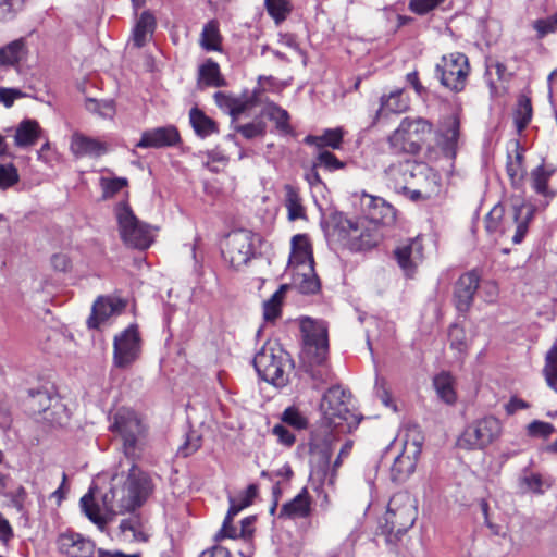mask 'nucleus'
<instances>
[{"label":"nucleus","instance_id":"38","mask_svg":"<svg viewBox=\"0 0 557 557\" xmlns=\"http://www.w3.org/2000/svg\"><path fill=\"white\" fill-rule=\"evenodd\" d=\"M434 388L441 399L446 404L456 401V392L454 388V377L448 372H441L433 380Z\"/></svg>","mask_w":557,"mask_h":557},{"label":"nucleus","instance_id":"18","mask_svg":"<svg viewBox=\"0 0 557 557\" xmlns=\"http://www.w3.org/2000/svg\"><path fill=\"white\" fill-rule=\"evenodd\" d=\"M421 166L410 162L404 161L391 164L384 171L387 185L393 188L396 193L406 194L410 191V180L413 178L417 170Z\"/></svg>","mask_w":557,"mask_h":557},{"label":"nucleus","instance_id":"49","mask_svg":"<svg viewBox=\"0 0 557 557\" xmlns=\"http://www.w3.org/2000/svg\"><path fill=\"white\" fill-rule=\"evenodd\" d=\"M448 337L451 349L457 350L459 354H465L468 350L469 343L463 327L457 324L451 325Z\"/></svg>","mask_w":557,"mask_h":557},{"label":"nucleus","instance_id":"1","mask_svg":"<svg viewBox=\"0 0 557 557\" xmlns=\"http://www.w3.org/2000/svg\"><path fill=\"white\" fill-rule=\"evenodd\" d=\"M152 488L150 476L133 463L123 486L111 487L106 492L101 505L96 502L90 491L81 498V508L86 517L103 531L113 516L131 512L140 507Z\"/></svg>","mask_w":557,"mask_h":557},{"label":"nucleus","instance_id":"63","mask_svg":"<svg viewBox=\"0 0 557 557\" xmlns=\"http://www.w3.org/2000/svg\"><path fill=\"white\" fill-rule=\"evenodd\" d=\"M51 264L54 270L66 272L72 267V261L66 253L58 252L51 257Z\"/></svg>","mask_w":557,"mask_h":557},{"label":"nucleus","instance_id":"46","mask_svg":"<svg viewBox=\"0 0 557 557\" xmlns=\"http://www.w3.org/2000/svg\"><path fill=\"white\" fill-rule=\"evenodd\" d=\"M120 530L125 541L145 542L147 540L138 518L133 517L122 520Z\"/></svg>","mask_w":557,"mask_h":557},{"label":"nucleus","instance_id":"30","mask_svg":"<svg viewBox=\"0 0 557 557\" xmlns=\"http://www.w3.org/2000/svg\"><path fill=\"white\" fill-rule=\"evenodd\" d=\"M42 129L36 120H23L15 128L14 144L20 149H27L37 144Z\"/></svg>","mask_w":557,"mask_h":557},{"label":"nucleus","instance_id":"52","mask_svg":"<svg viewBox=\"0 0 557 557\" xmlns=\"http://www.w3.org/2000/svg\"><path fill=\"white\" fill-rule=\"evenodd\" d=\"M127 186V180L124 177H101L100 187L103 198H111Z\"/></svg>","mask_w":557,"mask_h":557},{"label":"nucleus","instance_id":"57","mask_svg":"<svg viewBox=\"0 0 557 557\" xmlns=\"http://www.w3.org/2000/svg\"><path fill=\"white\" fill-rule=\"evenodd\" d=\"M533 28L537 33V38H543L557 30V12L545 18H539L533 22Z\"/></svg>","mask_w":557,"mask_h":557},{"label":"nucleus","instance_id":"7","mask_svg":"<svg viewBox=\"0 0 557 557\" xmlns=\"http://www.w3.org/2000/svg\"><path fill=\"white\" fill-rule=\"evenodd\" d=\"M111 430L122 437L126 457L133 460L141 457L147 445V428L135 411L128 408L119 409Z\"/></svg>","mask_w":557,"mask_h":557},{"label":"nucleus","instance_id":"36","mask_svg":"<svg viewBox=\"0 0 557 557\" xmlns=\"http://www.w3.org/2000/svg\"><path fill=\"white\" fill-rule=\"evenodd\" d=\"M154 25L153 15L147 11L143 12L133 29V45L137 48L145 46L154 29Z\"/></svg>","mask_w":557,"mask_h":557},{"label":"nucleus","instance_id":"32","mask_svg":"<svg viewBox=\"0 0 557 557\" xmlns=\"http://www.w3.org/2000/svg\"><path fill=\"white\" fill-rule=\"evenodd\" d=\"M197 85L200 89L225 85V81L220 73V66L216 62L208 59L199 66Z\"/></svg>","mask_w":557,"mask_h":557},{"label":"nucleus","instance_id":"33","mask_svg":"<svg viewBox=\"0 0 557 557\" xmlns=\"http://www.w3.org/2000/svg\"><path fill=\"white\" fill-rule=\"evenodd\" d=\"M344 132L341 127L329 128L322 135H308L304 141L307 145L314 146L319 150L323 148L339 149L343 143Z\"/></svg>","mask_w":557,"mask_h":557},{"label":"nucleus","instance_id":"37","mask_svg":"<svg viewBox=\"0 0 557 557\" xmlns=\"http://www.w3.org/2000/svg\"><path fill=\"white\" fill-rule=\"evenodd\" d=\"M189 120L195 133L199 137L205 138L219 132L216 122L206 115L198 108H193L190 110Z\"/></svg>","mask_w":557,"mask_h":557},{"label":"nucleus","instance_id":"11","mask_svg":"<svg viewBox=\"0 0 557 557\" xmlns=\"http://www.w3.org/2000/svg\"><path fill=\"white\" fill-rule=\"evenodd\" d=\"M115 216L120 236L127 246L147 249L152 244L151 226L138 220L126 202L116 206Z\"/></svg>","mask_w":557,"mask_h":557},{"label":"nucleus","instance_id":"3","mask_svg":"<svg viewBox=\"0 0 557 557\" xmlns=\"http://www.w3.org/2000/svg\"><path fill=\"white\" fill-rule=\"evenodd\" d=\"M534 215L532 205L516 202L505 213L503 206H495L485 218V228L490 234L498 233L504 238H510L513 244H520L529 230Z\"/></svg>","mask_w":557,"mask_h":557},{"label":"nucleus","instance_id":"55","mask_svg":"<svg viewBox=\"0 0 557 557\" xmlns=\"http://www.w3.org/2000/svg\"><path fill=\"white\" fill-rule=\"evenodd\" d=\"M556 431L555 426L545 421L534 420L527 426L528 435L547 440Z\"/></svg>","mask_w":557,"mask_h":557},{"label":"nucleus","instance_id":"17","mask_svg":"<svg viewBox=\"0 0 557 557\" xmlns=\"http://www.w3.org/2000/svg\"><path fill=\"white\" fill-rule=\"evenodd\" d=\"M394 256L405 274L411 276L424 258L422 239L416 237L400 243L394 250Z\"/></svg>","mask_w":557,"mask_h":557},{"label":"nucleus","instance_id":"6","mask_svg":"<svg viewBox=\"0 0 557 557\" xmlns=\"http://www.w3.org/2000/svg\"><path fill=\"white\" fill-rule=\"evenodd\" d=\"M313 264L312 247L308 236H293L288 271L292 273L293 284L302 294H314L320 289Z\"/></svg>","mask_w":557,"mask_h":557},{"label":"nucleus","instance_id":"35","mask_svg":"<svg viewBox=\"0 0 557 557\" xmlns=\"http://www.w3.org/2000/svg\"><path fill=\"white\" fill-rule=\"evenodd\" d=\"M26 53L24 39H15L0 48V66L15 67Z\"/></svg>","mask_w":557,"mask_h":557},{"label":"nucleus","instance_id":"58","mask_svg":"<svg viewBox=\"0 0 557 557\" xmlns=\"http://www.w3.org/2000/svg\"><path fill=\"white\" fill-rule=\"evenodd\" d=\"M234 128L246 139H252L258 136H262L265 133V125L263 122H251L245 125H236Z\"/></svg>","mask_w":557,"mask_h":557},{"label":"nucleus","instance_id":"42","mask_svg":"<svg viewBox=\"0 0 557 557\" xmlns=\"http://www.w3.org/2000/svg\"><path fill=\"white\" fill-rule=\"evenodd\" d=\"M264 116L269 120L273 121L276 125V128L284 133H290L292 128L289 125V114L286 110L276 106L275 103H269L263 110Z\"/></svg>","mask_w":557,"mask_h":557},{"label":"nucleus","instance_id":"27","mask_svg":"<svg viewBox=\"0 0 557 557\" xmlns=\"http://www.w3.org/2000/svg\"><path fill=\"white\" fill-rule=\"evenodd\" d=\"M70 148L76 157H100L108 151V147L104 143L81 133L73 134Z\"/></svg>","mask_w":557,"mask_h":557},{"label":"nucleus","instance_id":"5","mask_svg":"<svg viewBox=\"0 0 557 557\" xmlns=\"http://www.w3.org/2000/svg\"><path fill=\"white\" fill-rule=\"evenodd\" d=\"M332 235L345 247L352 251L368 250L376 246L381 239L380 227L366 218L356 220L344 215L334 218Z\"/></svg>","mask_w":557,"mask_h":557},{"label":"nucleus","instance_id":"14","mask_svg":"<svg viewBox=\"0 0 557 557\" xmlns=\"http://www.w3.org/2000/svg\"><path fill=\"white\" fill-rule=\"evenodd\" d=\"M469 72L468 58L460 52L444 55L436 65L441 84L454 92L465 89Z\"/></svg>","mask_w":557,"mask_h":557},{"label":"nucleus","instance_id":"39","mask_svg":"<svg viewBox=\"0 0 557 557\" xmlns=\"http://www.w3.org/2000/svg\"><path fill=\"white\" fill-rule=\"evenodd\" d=\"M5 496L9 498L8 506L13 507L24 521H28L32 502L25 487L20 485L15 491L5 494Z\"/></svg>","mask_w":557,"mask_h":557},{"label":"nucleus","instance_id":"50","mask_svg":"<svg viewBox=\"0 0 557 557\" xmlns=\"http://www.w3.org/2000/svg\"><path fill=\"white\" fill-rule=\"evenodd\" d=\"M532 106L527 97H521L518 101V107L515 111V123L517 129L521 132L531 121Z\"/></svg>","mask_w":557,"mask_h":557},{"label":"nucleus","instance_id":"59","mask_svg":"<svg viewBox=\"0 0 557 557\" xmlns=\"http://www.w3.org/2000/svg\"><path fill=\"white\" fill-rule=\"evenodd\" d=\"M446 0H411L409 9L416 14L423 15L442 5Z\"/></svg>","mask_w":557,"mask_h":557},{"label":"nucleus","instance_id":"45","mask_svg":"<svg viewBox=\"0 0 557 557\" xmlns=\"http://www.w3.org/2000/svg\"><path fill=\"white\" fill-rule=\"evenodd\" d=\"M287 289L286 285H282L270 299L263 304V318L265 321H274L281 315L282 301Z\"/></svg>","mask_w":557,"mask_h":557},{"label":"nucleus","instance_id":"43","mask_svg":"<svg viewBox=\"0 0 557 557\" xmlns=\"http://www.w3.org/2000/svg\"><path fill=\"white\" fill-rule=\"evenodd\" d=\"M352 449V442L347 441L341 448L336 459L332 463V466L329 465L327 468L323 470V482H325L327 485L334 486L337 480V471L341 468L343 463V459L348 457L350 451Z\"/></svg>","mask_w":557,"mask_h":557},{"label":"nucleus","instance_id":"13","mask_svg":"<svg viewBox=\"0 0 557 557\" xmlns=\"http://www.w3.org/2000/svg\"><path fill=\"white\" fill-rule=\"evenodd\" d=\"M502 422L494 416H485L468 424L458 437V446L467 450L484 449L502 434Z\"/></svg>","mask_w":557,"mask_h":557},{"label":"nucleus","instance_id":"61","mask_svg":"<svg viewBox=\"0 0 557 557\" xmlns=\"http://www.w3.org/2000/svg\"><path fill=\"white\" fill-rule=\"evenodd\" d=\"M24 0H0V21L11 18L22 9Z\"/></svg>","mask_w":557,"mask_h":557},{"label":"nucleus","instance_id":"29","mask_svg":"<svg viewBox=\"0 0 557 557\" xmlns=\"http://www.w3.org/2000/svg\"><path fill=\"white\" fill-rule=\"evenodd\" d=\"M367 216L369 221H373L377 227L382 224H391L395 221V209L381 197L367 196Z\"/></svg>","mask_w":557,"mask_h":557},{"label":"nucleus","instance_id":"44","mask_svg":"<svg viewBox=\"0 0 557 557\" xmlns=\"http://www.w3.org/2000/svg\"><path fill=\"white\" fill-rule=\"evenodd\" d=\"M543 374L547 385L557 391V343L546 352Z\"/></svg>","mask_w":557,"mask_h":557},{"label":"nucleus","instance_id":"54","mask_svg":"<svg viewBox=\"0 0 557 557\" xmlns=\"http://www.w3.org/2000/svg\"><path fill=\"white\" fill-rule=\"evenodd\" d=\"M20 180L17 169L12 163L0 164V189L14 186Z\"/></svg>","mask_w":557,"mask_h":557},{"label":"nucleus","instance_id":"28","mask_svg":"<svg viewBox=\"0 0 557 557\" xmlns=\"http://www.w3.org/2000/svg\"><path fill=\"white\" fill-rule=\"evenodd\" d=\"M409 108V99L403 89H395L380 99V108L376 111L375 120L388 114H400Z\"/></svg>","mask_w":557,"mask_h":557},{"label":"nucleus","instance_id":"48","mask_svg":"<svg viewBox=\"0 0 557 557\" xmlns=\"http://www.w3.org/2000/svg\"><path fill=\"white\" fill-rule=\"evenodd\" d=\"M521 483L525 486L527 491L535 494H543L545 490L552 486V483L548 480L543 479L540 473L534 472H524L521 478Z\"/></svg>","mask_w":557,"mask_h":557},{"label":"nucleus","instance_id":"22","mask_svg":"<svg viewBox=\"0 0 557 557\" xmlns=\"http://www.w3.org/2000/svg\"><path fill=\"white\" fill-rule=\"evenodd\" d=\"M258 94L259 90L256 89L251 96L235 97L223 91H216L214 94V101L221 110L228 113L235 121L240 114L257 104Z\"/></svg>","mask_w":557,"mask_h":557},{"label":"nucleus","instance_id":"4","mask_svg":"<svg viewBox=\"0 0 557 557\" xmlns=\"http://www.w3.org/2000/svg\"><path fill=\"white\" fill-rule=\"evenodd\" d=\"M351 394L341 386L330 387L322 397L320 409L326 428L337 434L350 433L359 423L360 418L350 407Z\"/></svg>","mask_w":557,"mask_h":557},{"label":"nucleus","instance_id":"24","mask_svg":"<svg viewBox=\"0 0 557 557\" xmlns=\"http://www.w3.org/2000/svg\"><path fill=\"white\" fill-rule=\"evenodd\" d=\"M180 141V134L176 127L169 125L145 131L140 140L136 144L137 148H163L174 146Z\"/></svg>","mask_w":557,"mask_h":557},{"label":"nucleus","instance_id":"15","mask_svg":"<svg viewBox=\"0 0 557 557\" xmlns=\"http://www.w3.org/2000/svg\"><path fill=\"white\" fill-rule=\"evenodd\" d=\"M422 438L416 428L408 429L404 438L403 451L396 456L391 467L393 481L404 482L416 469L421 453Z\"/></svg>","mask_w":557,"mask_h":557},{"label":"nucleus","instance_id":"21","mask_svg":"<svg viewBox=\"0 0 557 557\" xmlns=\"http://www.w3.org/2000/svg\"><path fill=\"white\" fill-rule=\"evenodd\" d=\"M480 277L476 272L462 274L455 284L454 298L459 312H467L472 306L474 295L479 288Z\"/></svg>","mask_w":557,"mask_h":557},{"label":"nucleus","instance_id":"9","mask_svg":"<svg viewBox=\"0 0 557 557\" xmlns=\"http://www.w3.org/2000/svg\"><path fill=\"white\" fill-rule=\"evenodd\" d=\"M417 516L414 502L408 494L393 496L384 516L385 522L381 525L387 541L392 542V536L397 539L405 534L414 524Z\"/></svg>","mask_w":557,"mask_h":557},{"label":"nucleus","instance_id":"64","mask_svg":"<svg viewBox=\"0 0 557 557\" xmlns=\"http://www.w3.org/2000/svg\"><path fill=\"white\" fill-rule=\"evenodd\" d=\"M20 96V90L0 87V102H2L8 108L11 107L14 100Z\"/></svg>","mask_w":557,"mask_h":557},{"label":"nucleus","instance_id":"34","mask_svg":"<svg viewBox=\"0 0 557 557\" xmlns=\"http://www.w3.org/2000/svg\"><path fill=\"white\" fill-rule=\"evenodd\" d=\"M554 172V168L544 164L536 166L531 172V187L536 194L546 199H552L555 196V193L547 185Z\"/></svg>","mask_w":557,"mask_h":557},{"label":"nucleus","instance_id":"10","mask_svg":"<svg viewBox=\"0 0 557 557\" xmlns=\"http://www.w3.org/2000/svg\"><path fill=\"white\" fill-rule=\"evenodd\" d=\"M431 132L432 124L429 121L405 117L388 137V144L395 153L417 154Z\"/></svg>","mask_w":557,"mask_h":557},{"label":"nucleus","instance_id":"19","mask_svg":"<svg viewBox=\"0 0 557 557\" xmlns=\"http://www.w3.org/2000/svg\"><path fill=\"white\" fill-rule=\"evenodd\" d=\"M57 544L60 553L67 557H91L95 553V543L75 532L60 534Z\"/></svg>","mask_w":557,"mask_h":557},{"label":"nucleus","instance_id":"26","mask_svg":"<svg viewBox=\"0 0 557 557\" xmlns=\"http://www.w3.org/2000/svg\"><path fill=\"white\" fill-rule=\"evenodd\" d=\"M60 406L58 399L51 397L47 391L32 392L28 399V408L33 414H44V420L55 422L54 410Z\"/></svg>","mask_w":557,"mask_h":557},{"label":"nucleus","instance_id":"47","mask_svg":"<svg viewBox=\"0 0 557 557\" xmlns=\"http://www.w3.org/2000/svg\"><path fill=\"white\" fill-rule=\"evenodd\" d=\"M265 8L276 24L285 21L292 11L289 0H265Z\"/></svg>","mask_w":557,"mask_h":557},{"label":"nucleus","instance_id":"41","mask_svg":"<svg viewBox=\"0 0 557 557\" xmlns=\"http://www.w3.org/2000/svg\"><path fill=\"white\" fill-rule=\"evenodd\" d=\"M200 45L208 51L221 50V36L215 21L207 23L202 29Z\"/></svg>","mask_w":557,"mask_h":557},{"label":"nucleus","instance_id":"20","mask_svg":"<svg viewBox=\"0 0 557 557\" xmlns=\"http://www.w3.org/2000/svg\"><path fill=\"white\" fill-rule=\"evenodd\" d=\"M126 305V300L119 297H99L95 301L91 315L87 320L88 326L98 329L110 317L122 313Z\"/></svg>","mask_w":557,"mask_h":557},{"label":"nucleus","instance_id":"16","mask_svg":"<svg viewBox=\"0 0 557 557\" xmlns=\"http://www.w3.org/2000/svg\"><path fill=\"white\" fill-rule=\"evenodd\" d=\"M141 339L135 324L115 335L113 341V362L117 368H127L139 357Z\"/></svg>","mask_w":557,"mask_h":557},{"label":"nucleus","instance_id":"31","mask_svg":"<svg viewBox=\"0 0 557 557\" xmlns=\"http://www.w3.org/2000/svg\"><path fill=\"white\" fill-rule=\"evenodd\" d=\"M311 511L309 493L304 488L292 500L285 503L278 513V518L301 519L307 518Z\"/></svg>","mask_w":557,"mask_h":557},{"label":"nucleus","instance_id":"62","mask_svg":"<svg viewBox=\"0 0 557 557\" xmlns=\"http://www.w3.org/2000/svg\"><path fill=\"white\" fill-rule=\"evenodd\" d=\"M272 433L276 436L277 441L285 445L292 446L295 443V435L285 425L276 424L272 429Z\"/></svg>","mask_w":557,"mask_h":557},{"label":"nucleus","instance_id":"53","mask_svg":"<svg viewBox=\"0 0 557 557\" xmlns=\"http://www.w3.org/2000/svg\"><path fill=\"white\" fill-rule=\"evenodd\" d=\"M345 166V163L336 158V156L327 150L319 151L317 160L314 161V168H324L327 171L341 170Z\"/></svg>","mask_w":557,"mask_h":557},{"label":"nucleus","instance_id":"60","mask_svg":"<svg viewBox=\"0 0 557 557\" xmlns=\"http://www.w3.org/2000/svg\"><path fill=\"white\" fill-rule=\"evenodd\" d=\"M201 446V437L195 433L191 432L187 435V438L183 445L178 448V455L182 457H188L191 454L196 453Z\"/></svg>","mask_w":557,"mask_h":557},{"label":"nucleus","instance_id":"12","mask_svg":"<svg viewBox=\"0 0 557 557\" xmlns=\"http://www.w3.org/2000/svg\"><path fill=\"white\" fill-rule=\"evenodd\" d=\"M259 243L256 233L245 228L235 230L225 237L222 256L231 267L239 269L256 256Z\"/></svg>","mask_w":557,"mask_h":557},{"label":"nucleus","instance_id":"2","mask_svg":"<svg viewBox=\"0 0 557 557\" xmlns=\"http://www.w3.org/2000/svg\"><path fill=\"white\" fill-rule=\"evenodd\" d=\"M300 331L302 334L301 359L306 372L318 383L330 381L332 373L327 364V324L323 320L304 317L300 319Z\"/></svg>","mask_w":557,"mask_h":557},{"label":"nucleus","instance_id":"23","mask_svg":"<svg viewBox=\"0 0 557 557\" xmlns=\"http://www.w3.org/2000/svg\"><path fill=\"white\" fill-rule=\"evenodd\" d=\"M459 135V119L456 115H449L444 119L440 126L436 141L444 154L449 159H454L457 154Z\"/></svg>","mask_w":557,"mask_h":557},{"label":"nucleus","instance_id":"40","mask_svg":"<svg viewBox=\"0 0 557 557\" xmlns=\"http://www.w3.org/2000/svg\"><path fill=\"white\" fill-rule=\"evenodd\" d=\"M285 207L290 221L304 219L306 215L299 193L292 185L285 186Z\"/></svg>","mask_w":557,"mask_h":557},{"label":"nucleus","instance_id":"51","mask_svg":"<svg viewBox=\"0 0 557 557\" xmlns=\"http://www.w3.org/2000/svg\"><path fill=\"white\" fill-rule=\"evenodd\" d=\"M281 420L296 430H304L308 425L307 417L295 407L286 408L282 413Z\"/></svg>","mask_w":557,"mask_h":557},{"label":"nucleus","instance_id":"25","mask_svg":"<svg viewBox=\"0 0 557 557\" xmlns=\"http://www.w3.org/2000/svg\"><path fill=\"white\" fill-rule=\"evenodd\" d=\"M327 429L325 426L324 430L314 431L309 443L310 454L319 459L322 471L330 465L333 444L336 441V435L332 433L334 430L329 431Z\"/></svg>","mask_w":557,"mask_h":557},{"label":"nucleus","instance_id":"8","mask_svg":"<svg viewBox=\"0 0 557 557\" xmlns=\"http://www.w3.org/2000/svg\"><path fill=\"white\" fill-rule=\"evenodd\" d=\"M253 366L259 376L265 382L277 387L285 386L288 383L289 358L282 348L269 344L264 345L256 354Z\"/></svg>","mask_w":557,"mask_h":557},{"label":"nucleus","instance_id":"56","mask_svg":"<svg viewBox=\"0 0 557 557\" xmlns=\"http://www.w3.org/2000/svg\"><path fill=\"white\" fill-rule=\"evenodd\" d=\"M374 391L376 397L382 401V404L385 407L392 408L394 411L397 410V407L392 398V394L389 392L388 384L385 379L379 376L376 377Z\"/></svg>","mask_w":557,"mask_h":557}]
</instances>
